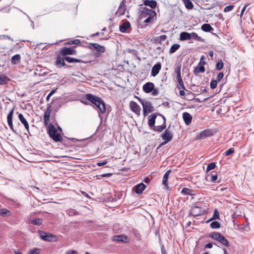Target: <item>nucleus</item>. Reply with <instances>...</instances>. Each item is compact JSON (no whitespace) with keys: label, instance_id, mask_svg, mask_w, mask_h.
Wrapping results in <instances>:
<instances>
[{"label":"nucleus","instance_id":"1","mask_svg":"<svg viewBox=\"0 0 254 254\" xmlns=\"http://www.w3.org/2000/svg\"><path fill=\"white\" fill-rule=\"evenodd\" d=\"M51 112V107L49 106L47 108V110L44 113V125L45 126L48 125L47 132L50 137L55 142H62L63 140L62 135L60 133H57L56 129L52 124L50 123L49 124Z\"/></svg>","mask_w":254,"mask_h":254},{"label":"nucleus","instance_id":"2","mask_svg":"<svg viewBox=\"0 0 254 254\" xmlns=\"http://www.w3.org/2000/svg\"><path fill=\"white\" fill-rule=\"evenodd\" d=\"M86 98L98 108L99 115L100 113L103 114L105 112L106 109L105 102L100 98L95 96L91 94H87L86 95Z\"/></svg>","mask_w":254,"mask_h":254},{"label":"nucleus","instance_id":"3","mask_svg":"<svg viewBox=\"0 0 254 254\" xmlns=\"http://www.w3.org/2000/svg\"><path fill=\"white\" fill-rule=\"evenodd\" d=\"M208 237L212 239L217 241L220 244L219 246L220 248L224 247H229L230 246V243L226 238L223 236L221 233L217 232H214L210 233Z\"/></svg>","mask_w":254,"mask_h":254},{"label":"nucleus","instance_id":"4","mask_svg":"<svg viewBox=\"0 0 254 254\" xmlns=\"http://www.w3.org/2000/svg\"><path fill=\"white\" fill-rule=\"evenodd\" d=\"M137 98L142 106L144 116H146L148 113L154 111V107L150 101L141 99L139 97H137Z\"/></svg>","mask_w":254,"mask_h":254},{"label":"nucleus","instance_id":"5","mask_svg":"<svg viewBox=\"0 0 254 254\" xmlns=\"http://www.w3.org/2000/svg\"><path fill=\"white\" fill-rule=\"evenodd\" d=\"M40 237L41 239L44 241L49 242H56L57 241V237L52 234L47 233L45 232L39 231Z\"/></svg>","mask_w":254,"mask_h":254},{"label":"nucleus","instance_id":"6","mask_svg":"<svg viewBox=\"0 0 254 254\" xmlns=\"http://www.w3.org/2000/svg\"><path fill=\"white\" fill-rule=\"evenodd\" d=\"M155 14V11L146 7H143L140 10V18L143 19L149 16H154Z\"/></svg>","mask_w":254,"mask_h":254},{"label":"nucleus","instance_id":"7","mask_svg":"<svg viewBox=\"0 0 254 254\" xmlns=\"http://www.w3.org/2000/svg\"><path fill=\"white\" fill-rule=\"evenodd\" d=\"M213 135V132L210 129H205L198 133L196 137L195 140L203 139L207 137L211 136Z\"/></svg>","mask_w":254,"mask_h":254},{"label":"nucleus","instance_id":"8","mask_svg":"<svg viewBox=\"0 0 254 254\" xmlns=\"http://www.w3.org/2000/svg\"><path fill=\"white\" fill-rule=\"evenodd\" d=\"M190 213L193 216H198L203 214L204 210L199 206H194L191 207L190 211Z\"/></svg>","mask_w":254,"mask_h":254},{"label":"nucleus","instance_id":"9","mask_svg":"<svg viewBox=\"0 0 254 254\" xmlns=\"http://www.w3.org/2000/svg\"><path fill=\"white\" fill-rule=\"evenodd\" d=\"M76 53V52L75 50L65 47L61 48L60 51V54L62 56L73 55Z\"/></svg>","mask_w":254,"mask_h":254},{"label":"nucleus","instance_id":"10","mask_svg":"<svg viewBox=\"0 0 254 254\" xmlns=\"http://www.w3.org/2000/svg\"><path fill=\"white\" fill-rule=\"evenodd\" d=\"M130 110L137 116L140 115L141 108L140 106L134 101H131L129 104Z\"/></svg>","mask_w":254,"mask_h":254},{"label":"nucleus","instance_id":"11","mask_svg":"<svg viewBox=\"0 0 254 254\" xmlns=\"http://www.w3.org/2000/svg\"><path fill=\"white\" fill-rule=\"evenodd\" d=\"M158 115L162 117V118L163 119V123L162 125H160V126H154L152 128L154 131L160 132L162 130H163L164 129H165L166 128V118H165L164 116L162 115L161 114H158Z\"/></svg>","mask_w":254,"mask_h":254},{"label":"nucleus","instance_id":"12","mask_svg":"<svg viewBox=\"0 0 254 254\" xmlns=\"http://www.w3.org/2000/svg\"><path fill=\"white\" fill-rule=\"evenodd\" d=\"M161 136L163 140L169 142L173 138V134L171 130L169 129H166L164 132L161 134Z\"/></svg>","mask_w":254,"mask_h":254},{"label":"nucleus","instance_id":"13","mask_svg":"<svg viewBox=\"0 0 254 254\" xmlns=\"http://www.w3.org/2000/svg\"><path fill=\"white\" fill-rule=\"evenodd\" d=\"M89 48L90 49H95L97 52L100 53H103L105 51V48L97 43H90Z\"/></svg>","mask_w":254,"mask_h":254},{"label":"nucleus","instance_id":"14","mask_svg":"<svg viewBox=\"0 0 254 254\" xmlns=\"http://www.w3.org/2000/svg\"><path fill=\"white\" fill-rule=\"evenodd\" d=\"M14 109H11L7 116V124L9 128L14 132L15 131L14 129L13 125L12 124V116L13 114Z\"/></svg>","mask_w":254,"mask_h":254},{"label":"nucleus","instance_id":"15","mask_svg":"<svg viewBox=\"0 0 254 254\" xmlns=\"http://www.w3.org/2000/svg\"><path fill=\"white\" fill-rule=\"evenodd\" d=\"M154 87V84L153 83L148 82L143 85L142 89L145 93H149L153 90Z\"/></svg>","mask_w":254,"mask_h":254},{"label":"nucleus","instance_id":"16","mask_svg":"<svg viewBox=\"0 0 254 254\" xmlns=\"http://www.w3.org/2000/svg\"><path fill=\"white\" fill-rule=\"evenodd\" d=\"M161 68V64L160 63H156L152 68L151 75L152 76H156L159 72Z\"/></svg>","mask_w":254,"mask_h":254},{"label":"nucleus","instance_id":"17","mask_svg":"<svg viewBox=\"0 0 254 254\" xmlns=\"http://www.w3.org/2000/svg\"><path fill=\"white\" fill-rule=\"evenodd\" d=\"M126 5L124 3V1H122L118 9V10L116 12V14L118 16H121L125 14L126 10Z\"/></svg>","mask_w":254,"mask_h":254},{"label":"nucleus","instance_id":"18","mask_svg":"<svg viewBox=\"0 0 254 254\" xmlns=\"http://www.w3.org/2000/svg\"><path fill=\"white\" fill-rule=\"evenodd\" d=\"M156 117L157 115L155 113L152 114L148 117V124L150 128L153 127L155 126Z\"/></svg>","mask_w":254,"mask_h":254},{"label":"nucleus","instance_id":"19","mask_svg":"<svg viewBox=\"0 0 254 254\" xmlns=\"http://www.w3.org/2000/svg\"><path fill=\"white\" fill-rule=\"evenodd\" d=\"M146 188V186L143 183H140L136 185L133 190L137 194H141Z\"/></svg>","mask_w":254,"mask_h":254},{"label":"nucleus","instance_id":"20","mask_svg":"<svg viewBox=\"0 0 254 254\" xmlns=\"http://www.w3.org/2000/svg\"><path fill=\"white\" fill-rule=\"evenodd\" d=\"M128 238L125 235H115L113 237V241L121 242H127Z\"/></svg>","mask_w":254,"mask_h":254},{"label":"nucleus","instance_id":"21","mask_svg":"<svg viewBox=\"0 0 254 254\" xmlns=\"http://www.w3.org/2000/svg\"><path fill=\"white\" fill-rule=\"evenodd\" d=\"M18 118L21 123L24 125L25 129L28 132L29 131V126L26 119L24 117L22 114L20 113L18 114Z\"/></svg>","mask_w":254,"mask_h":254},{"label":"nucleus","instance_id":"22","mask_svg":"<svg viewBox=\"0 0 254 254\" xmlns=\"http://www.w3.org/2000/svg\"><path fill=\"white\" fill-rule=\"evenodd\" d=\"M183 118L186 125H189L192 121V116L191 115L188 113L184 112L183 114Z\"/></svg>","mask_w":254,"mask_h":254},{"label":"nucleus","instance_id":"23","mask_svg":"<svg viewBox=\"0 0 254 254\" xmlns=\"http://www.w3.org/2000/svg\"><path fill=\"white\" fill-rule=\"evenodd\" d=\"M143 4L154 9L157 6V2L155 0H143Z\"/></svg>","mask_w":254,"mask_h":254},{"label":"nucleus","instance_id":"24","mask_svg":"<svg viewBox=\"0 0 254 254\" xmlns=\"http://www.w3.org/2000/svg\"><path fill=\"white\" fill-rule=\"evenodd\" d=\"M130 27V23L128 21L124 22L120 25V31L122 33H126L127 30Z\"/></svg>","mask_w":254,"mask_h":254},{"label":"nucleus","instance_id":"25","mask_svg":"<svg viewBox=\"0 0 254 254\" xmlns=\"http://www.w3.org/2000/svg\"><path fill=\"white\" fill-rule=\"evenodd\" d=\"M64 60H65L64 58H63L60 56H58L56 61V64L57 66L61 68V67L65 65Z\"/></svg>","mask_w":254,"mask_h":254},{"label":"nucleus","instance_id":"26","mask_svg":"<svg viewBox=\"0 0 254 254\" xmlns=\"http://www.w3.org/2000/svg\"><path fill=\"white\" fill-rule=\"evenodd\" d=\"M190 39L194 40L196 41L204 42L205 40L204 39L202 38L200 36H199L196 33L192 32L190 33Z\"/></svg>","mask_w":254,"mask_h":254},{"label":"nucleus","instance_id":"27","mask_svg":"<svg viewBox=\"0 0 254 254\" xmlns=\"http://www.w3.org/2000/svg\"><path fill=\"white\" fill-rule=\"evenodd\" d=\"M190 39V33L187 32H183L180 34V40L181 41H185Z\"/></svg>","mask_w":254,"mask_h":254},{"label":"nucleus","instance_id":"28","mask_svg":"<svg viewBox=\"0 0 254 254\" xmlns=\"http://www.w3.org/2000/svg\"><path fill=\"white\" fill-rule=\"evenodd\" d=\"M205 71V67L203 65H199V64L197 65V66L194 69V73L196 75L199 73H203Z\"/></svg>","mask_w":254,"mask_h":254},{"label":"nucleus","instance_id":"29","mask_svg":"<svg viewBox=\"0 0 254 254\" xmlns=\"http://www.w3.org/2000/svg\"><path fill=\"white\" fill-rule=\"evenodd\" d=\"M21 56L19 54H16L12 57L11 59V63L12 64H16L20 61Z\"/></svg>","mask_w":254,"mask_h":254},{"label":"nucleus","instance_id":"30","mask_svg":"<svg viewBox=\"0 0 254 254\" xmlns=\"http://www.w3.org/2000/svg\"><path fill=\"white\" fill-rule=\"evenodd\" d=\"M9 79L3 74H0V85H4L7 83Z\"/></svg>","mask_w":254,"mask_h":254},{"label":"nucleus","instance_id":"31","mask_svg":"<svg viewBox=\"0 0 254 254\" xmlns=\"http://www.w3.org/2000/svg\"><path fill=\"white\" fill-rule=\"evenodd\" d=\"M171 173V170H168L166 173L165 174H164V176H163V180H162V184L166 186V187H167L168 186V177H169V175L170 174V173Z\"/></svg>","mask_w":254,"mask_h":254},{"label":"nucleus","instance_id":"32","mask_svg":"<svg viewBox=\"0 0 254 254\" xmlns=\"http://www.w3.org/2000/svg\"><path fill=\"white\" fill-rule=\"evenodd\" d=\"M201 29L202 31L206 32H210L211 30H213V28L209 24H203L201 26Z\"/></svg>","mask_w":254,"mask_h":254},{"label":"nucleus","instance_id":"33","mask_svg":"<svg viewBox=\"0 0 254 254\" xmlns=\"http://www.w3.org/2000/svg\"><path fill=\"white\" fill-rule=\"evenodd\" d=\"M64 59L69 63H79L81 62L80 60L70 57H65Z\"/></svg>","mask_w":254,"mask_h":254},{"label":"nucleus","instance_id":"34","mask_svg":"<svg viewBox=\"0 0 254 254\" xmlns=\"http://www.w3.org/2000/svg\"><path fill=\"white\" fill-rule=\"evenodd\" d=\"M192 192L193 191L192 190L187 188H184L182 189L181 191V193L183 194V195H192Z\"/></svg>","mask_w":254,"mask_h":254},{"label":"nucleus","instance_id":"35","mask_svg":"<svg viewBox=\"0 0 254 254\" xmlns=\"http://www.w3.org/2000/svg\"><path fill=\"white\" fill-rule=\"evenodd\" d=\"M180 47V45L178 44H173L170 48L169 53L171 54L176 52Z\"/></svg>","mask_w":254,"mask_h":254},{"label":"nucleus","instance_id":"36","mask_svg":"<svg viewBox=\"0 0 254 254\" xmlns=\"http://www.w3.org/2000/svg\"><path fill=\"white\" fill-rule=\"evenodd\" d=\"M186 7L188 9L192 8L193 5L190 0H183Z\"/></svg>","mask_w":254,"mask_h":254},{"label":"nucleus","instance_id":"37","mask_svg":"<svg viewBox=\"0 0 254 254\" xmlns=\"http://www.w3.org/2000/svg\"><path fill=\"white\" fill-rule=\"evenodd\" d=\"M181 65H180L177 67V68L175 70L176 73L177 74V79L182 78L181 77Z\"/></svg>","mask_w":254,"mask_h":254},{"label":"nucleus","instance_id":"38","mask_svg":"<svg viewBox=\"0 0 254 254\" xmlns=\"http://www.w3.org/2000/svg\"><path fill=\"white\" fill-rule=\"evenodd\" d=\"M210 227L212 229H218L220 227V224L217 221H213L210 224Z\"/></svg>","mask_w":254,"mask_h":254},{"label":"nucleus","instance_id":"39","mask_svg":"<svg viewBox=\"0 0 254 254\" xmlns=\"http://www.w3.org/2000/svg\"><path fill=\"white\" fill-rule=\"evenodd\" d=\"M217 179V176L216 173L213 172L211 173V175H210V181L211 182L215 183Z\"/></svg>","mask_w":254,"mask_h":254},{"label":"nucleus","instance_id":"40","mask_svg":"<svg viewBox=\"0 0 254 254\" xmlns=\"http://www.w3.org/2000/svg\"><path fill=\"white\" fill-rule=\"evenodd\" d=\"M224 66V64L222 60L219 61V62L216 64V69L217 70H220L223 68Z\"/></svg>","mask_w":254,"mask_h":254},{"label":"nucleus","instance_id":"41","mask_svg":"<svg viewBox=\"0 0 254 254\" xmlns=\"http://www.w3.org/2000/svg\"><path fill=\"white\" fill-rule=\"evenodd\" d=\"M177 80H178V82L179 83V85L178 86V88L179 89H185V86L184 85L182 78H180V79H177Z\"/></svg>","mask_w":254,"mask_h":254},{"label":"nucleus","instance_id":"42","mask_svg":"<svg viewBox=\"0 0 254 254\" xmlns=\"http://www.w3.org/2000/svg\"><path fill=\"white\" fill-rule=\"evenodd\" d=\"M42 220L40 218H36L31 220V223L35 225H40L42 224Z\"/></svg>","mask_w":254,"mask_h":254},{"label":"nucleus","instance_id":"43","mask_svg":"<svg viewBox=\"0 0 254 254\" xmlns=\"http://www.w3.org/2000/svg\"><path fill=\"white\" fill-rule=\"evenodd\" d=\"M216 167V164L214 162L209 164L206 168V172L214 169Z\"/></svg>","mask_w":254,"mask_h":254},{"label":"nucleus","instance_id":"44","mask_svg":"<svg viewBox=\"0 0 254 254\" xmlns=\"http://www.w3.org/2000/svg\"><path fill=\"white\" fill-rule=\"evenodd\" d=\"M10 212L6 208H2L0 209V215L2 216H6Z\"/></svg>","mask_w":254,"mask_h":254},{"label":"nucleus","instance_id":"45","mask_svg":"<svg viewBox=\"0 0 254 254\" xmlns=\"http://www.w3.org/2000/svg\"><path fill=\"white\" fill-rule=\"evenodd\" d=\"M80 43V41L79 39H74L73 40H69L66 44L69 45L75 44L77 45Z\"/></svg>","mask_w":254,"mask_h":254},{"label":"nucleus","instance_id":"46","mask_svg":"<svg viewBox=\"0 0 254 254\" xmlns=\"http://www.w3.org/2000/svg\"><path fill=\"white\" fill-rule=\"evenodd\" d=\"M234 151H235L234 149L233 148H231L229 149H228V150L226 151L224 153V155L225 156H229L231 154H232V153H233L234 152Z\"/></svg>","mask_w":254,"mask_h":254},{"label":"nucleus","instance_id":"47","mask_svg":"<svg viewBox=\"0 0 254 254\" xmlns=\"http://www.w3.org/2000/svg\"><path fill=\"white\" fill-rule=\"evenodd\" d=\"M217 82L216 80H212L210 84V88L212 89H215L217 87Z\"/></svg>","mask_w":254,"mask_h":254},{"label":"nucleus","instance_id":"48","mask_svg":"<svg viewBox=\"0 0 254 254\" xmlns=\"http://www.w3.org/2000/svg\"><path fill=\"white\" fill-rule=\"evenodd\" d=\"M234 7V6L232 5H228L225 7V8L224 9V11L225 12H229L233 9Z\"/></svg>","mask_w":254,"mask_h":254},{"label":"nucleus","instance_id":"49","mask_svg":"<svg viewBox=\"0 0 254 254\" xmlns=\"http://www.w3.org/2000/svg\"><path fill=\"white\" fill-rule=\"evenodd\" d=\"M212 217L214 220L219 219V213L217 209L214 210Z\"/></svg>","mask_w":254,"mask_h":254},{"label":"nucleus","instance_id":"50","mask_svg":"<svg viewBox=\"0 0 254 254\" xmlns=\"http://www.w3.org/2000/svg\"><path fill=\"white\" fill-rule=\"evenodd\" d=\"M223 76L224 73L222 72H219L217 76L216 80L217 81V82L220 81L223 78Z\"/></svg>","mask_w":254,"mask_h":254},{"label":"nucleus","instance_id":"51","mask_svg":"<svg viewBox=\"0 0 254 254\" xmlns=\"http://www.w3.org/2000/svg\"><path fill=\"white\" fill-rule=\"evenodd\" d=\"M39 252L40 251L38 249L35 248L31 250L29 252V254H39Z\"/></svg>","mask_w":254,"mask_h":254},{"label":"nucleus","instance_id":"52","mask_svg":"<svg viewBox=\"0 0 254 254\" xmlns=\"http://www.w3.org/2000/svg\"><path fill=\"white\" fill-rule=\"evenodd\" d=\"M153 17L154 16H149L146 17L145 20H144V22L146 23L150 22L153 19Z\"/></svg>","mask_w":254,"mask_h":254},{"label":"nucleus","instance_id":"53","mask_svg":"<svg viewBox=\"0 0 254 254\" xmlns=\"http://www.w3.org/2000/svg\"><path fill=\"white\" fill-rule=\"evenodd\" d=\"M152 95L153 96H156L158 94V90L157 88H156L154 87L153 90H152Z\"/></svg>","mask_w":254,"mask_h":254},{"label":"nucleus","instance_id":"54","mask_svg":"<svg viewBox=\"0 0 254 254\" xmlns=\"http://www.w3.org/2000/svg\"><path fill=\"white\" fill-rule=\"evenodd\" d=\"M68 214L70 216H73L75 215L76 212L73 209H69L67 210Z\"/></svg>","mask_w":254,"mask_h":254},{"label":"nucleus","instance_id":"55","mask_svg":"<svg viewBox=\"0 0 254 254\" xmlns=\"http://www.w3.org/2000/svg\"><path fill=\"white\" fill-rule=\"evenodd\" d=\"M167 39V36L165 35H162L158 37V39L161 41H165Z\"/></svg>","mask_w":254,"mask_h":254},{"label":"nucleus","instance_id":"56","mask_svg":"<svg viewBox=\"0 0 254 254\" xmlns=\"http://www.w3.org/2000/svg\"><path fill=\"white\" fill-rule=\"evenodd\" d=\"M112 175V173H105V174H103L100 175V176L101 177L104 178V177H111Z\"/></svg>","mask_w":254,"mask_h":254},{"label":"nucleus","instance_id":"57","mask_svg":"<svg viewBox=\"0 0 254 254\" xmlns=\"http://www.w3.org/2000/svg\"><path fill=\"white\" fill-rule=\"evenodd\" d=\"M107 163V161H103V162H101L97 163V165L98 166H103L104 165H106Z\"/></svg>","mask_w":254,"mask_h":254},{"label":"nucleus","instance_id":"58","mask_svg":"<svg viewBox=\"0 0 254 254\" xmlns=\"http://www.w3.org/2000/svg\"><path fill=\"white\" fill-rule=\"evenodd\" d=\"M213 244L212 243H208L204 246L205 248L211 249L212 248Z\"/></svg>","mask_w":254,"mask_h":254},{"label":"nucleus","instance_id":"59","mask_svg":"<svg viewBox=\"0 0 254 254\" xmlns=\"http://www.w3.org/2000/svg\"><path fill=\"white\" fill-rule=\"evenodd\" d=\"M247 6V5H246L245 6H244V7L242 8V10H241V14H240V17H241L242 16V15H243L245 11L246 10V7Z\"/></svg>","mask_w":254,"mask_h":254},{"label":"nucleus","instance_id":"60","mask_svg":"<svg viewBox=\"0 0 254 254\" xmlns=\"http://www.w3.org/2000/svg\"><path fill=\"white\" fill-rule=\"evenodd\" d=\"M168 142H169L168 141H167L166 140H164V141H163L160 145L158 147V148H159L160 147H161V146L165 145L166 144H167Z\"/></svg>","mask_w":254,"mask_h":254},{"label":"nucleus","instance_id":"61","mask_svg":"<svg viewBox=\"0 0 254 254\" xmlns=\"http://www.w3.org/2000/svg\"><path fill=\"white\" fill-rule=\"evenodd\" d=\"M4 39H7L8 40L13 41V39L9 36L8 35H2V36Z\"/></svg>","mask_w":254,"mask_h":254},{"label":"nucleus","instance_id":"62","mask_svg":"<svg viewBox=\"0 0 254 254\" xmlns=\"http://www.w3.org/2000/svg\"><path fill=\"white\" fill-rule=\"evenodd\" d=\"M27 16L28 17V18L31 21V26L33 27V28H34V22L31 19V18L29 16V15H27Z\"/></svg>","mask_w":254,"mask_h":254},{"label":"nucleus","instance_id":"63","mask_svg":"<svg viewBox=\"0 0 254 254\" xmlns=\"http://www.w3.org/2000/svg\"><path fill=\"white\" fill-rule=\"evenodd\" d=\"M66 254H77V253L76 251L72 250L67 252Z\"/></svg>","mask_w":254,"mask_h":254},{"label":"nucleus","instance_id":"64","mask_svg":"<svg viewBox=\"0 0 254 254\" xmlns=\"http://www.w3.org/2000/svg\"><path fill=\"white\" fill-rule=\"evenodd\" d=\"M179 93H180V95L181 96H184L185 94V91H184V89L183 90H180V92H179Z\"/></svg>","mask_w":254,"mask_h":254}]
</instances>
